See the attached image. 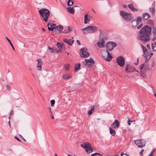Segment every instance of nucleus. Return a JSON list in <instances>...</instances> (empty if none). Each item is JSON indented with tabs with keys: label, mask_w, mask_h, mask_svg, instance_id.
Listing matches in <instances>:
<instances>
[{
	"label": "nucleus",
	"mask_w": 156,
	"mask_h": 156,
	"mask_svg": "<svg viewBox=\"0 0 156 156\" xmlns=\"http://www.w3.org/2000/svg\"><path fill=\"white\" fill-rule=\"evenodd\" d=\"M147 24L143 27L139 31L138 38L142 41L147 42L150 40V36L151 33V29L154 25V22L151 20H147Z\"/></svg>",
	"instance_id": "1"
},
{
	"label": "nucleus",
	"mask_w": 156,
	"mask_h": 156,
	"mask_svg": "<svg viewBox=\"0 0 156 156\" xmlns=\"http://www.w3.org/2000/svg\"><path fill=\"white\" fill-rule=\"evenodd\" d=\"M117 45L116 43L113 41H109L105 45V47L107 50L105 51L106 54H107V57L103 56V58L107 62L110 61L112 59L113 57L108 51H112Z\"/></svg>",
	"instance_id": "2"
},
{
	"label": "nucleus",
	"mask_w": 156,
	"mask_h": 156,
	"mask_svg": "<svg viewBox=\"0 0 156 156\" xmlns=\"http://www.w3.org/2000/svg\"><path fill=\"white\" fill-rule=\"evenodd\" d=\"M38 12L39 15L43 18L44 21L47 22L50 15L49 10L47 9L44 8L39 9Z\"/></svg>",
	"instance_id": "3"
},
{
	"label": "nucleus",
	"mask_w": 156,
	"mask_h": 156,
	"mask_svg": "<svg viewBox=\"0 0 156 156\" xmlns=\"http://www.w3.org/2000/svg\"><path fill=\"white\" fill-rule=\"evenodd\" d=\"M120 14L122 18L127 22L131 21L133 19L132 14L125 11L121 10L120 11Z\"/></svg>",
	"instance_id": "4"
},
{
	"label": "nucleus",
	"mask_w": 156,
	"mask_h": 156,
	"mask_svg": "<svg viewBox=\"0 0 156 156\" xmlns=\"http://www.w3.org/2000/svg\"><path fill=\"white\" fill-rule=\"evenodd\" d=\"M142 18L140 16H138L137 17L136 19L133 20L132 23L136 21V25L135 26H133L132 25L133 27L135 28V27L137 29H139L141 28L143 26V23H141L142 20Z\"/></svg>",
	"instance_id": "5"
},
{
	"label": "nucleus",
	"mask_w": 156,
	"mask_h": 156,
	"mask_svg": "<svg viewBox=\"0 0 156 156\" xmlns=\"http://www.w3.org/2000/svg\"><path fill=\"white\" fill-rule=\"evenodd\" d=\"M80 55L82 57L86 58L90 55V54L87 48H83L80 50Z\"/></svg>",
	"instance_id": "6"
},
{
	"label": "nucleus",
	"mask_w": 156,
	"mask_h": 156,
	"mask_svg": "<svg viewBox=\"0 0 156 156\" xmlns=\"http://www.w3.org/2000/svg\"><path fill=\"white\" fill-rule=\"evenodd\" d=\"M116 62L121 67H123L125 64V59L122 55H120L117 58Z\"/></svg>",
	"instance_id": "7"
},
{
	"label": "nucleus",
	"mask_w": 156,
	"mask_h": 156,
	"mask_svg": "<svg viewBox=\"0 0 156 156\" xmlns=\"http://www.w3.org/2000/svg\"><path fill=\"white\" fill-rule=\"evenodd\" d=\"M134 143L139 147L141 148L144 147L146 144V143L141 139L135 140Z\"/></svg>",
	"instance_id": "8"
},
{
	"label": "nucleus",
	"mask_w": 156,
	"mask_h": 156,
	"mask_svg": "<svg viewBox=\"0 0 156 156\" xmlns=\"http://www.w3.org/2000/svg\"><path fill=\"white\" fill-rule=\"evenodd\" d=\"M120 126V122L117 119H115L111 124V127L114 129L118 128Z\"/></svg>",
	"instance_id": "9"
},
{
	"label": "nucleus",
	"mask_w": 156,
	"mask_h": 156,
	"mask_svg": "<svg viewBox=\"0 0 156 156\" xmlns=\"http://www.w3.org/2000/svg\"><path fill=\"white\" fill-rule=\"evenodd\" d=\"M56 24L55 23L50 24L49 23H48L47 27L48 30L49 31H53L54 29H55L56 27Z\"/></svg>",
	"instance_id": "10"
},
{
	"label": "nucleus",
	"mask_w": 156,
	"mask_h": 156,
	"mask_svg": "<svg viewBox=\"0 0 156 156\" xmlns=\"http://www.w3.org/2000/svg\"><path fill=\"white\" fill-rule=\"evenodd\" d=\"M37 67L38 70L41 71L42 69L41 66L42 64V62L41 59H37Z\"/></svg>",
	"instance_id": "11"
},
{
	"label": "nucleus",
	"mask_w": 156,
	"mask_h": 156,
	"mask_svg": "<svg viewBox=\"0 0 156 156\" xmlns=\"http://www.w3.org/2000/svg\"><path fill=\"white\" fill-rule=\"evenodd\" d=\"M63 41L66 43L69 46H72L74 42V41L72 40V39H67L65 38L63 40Z\"/></svg>",
	"instance_id": "12"
},
{
	"label": "nucleus",
	"mask_w": 156,
	"mask_h": 156,
	"mask_svg": "<svg viewBox=\"0 0 156 156\" xmlns=\"http://www.w3.org/2000/svg\"><path fill=\"white\" fill-rule=\"evenodd\" d=\"M82 30L83 31V32L84 34H86L87 33L91 32L90 26H88L85 28L82 29Z\"/></svg>",
	"instance_id": "13"
},
{
	"label": "nucleus",
	"mask_w": 156,
	"mask_h": 156,
	"mask_svg": "<svg viewBox=\"0 0 156 156\" xmlns=\"http://www.w3.org/2000/svg\"><path fill=\"white\" fill-rule=\"evenodd\" d=\"M152 28V34L153 35L152 40L153 41H154L155 39H156V28L155 27H154Z\"/></svg>",
	"instance_id": "14"
},
{
	"label": "nucleus",
	"mask_w": 156,
	"mask_h": 156,
	"mask_svg": "<svg viewBox=\"0 0 156 156\" xmlns=\"http://www.w3.org/2000/svg\"><path fill=\"white\" fill-rule=\"evenodd\" d=\"M150 17V16L149 13L145 12L143 14L142 16V19L144 20H147L148 18Z\"/></svg>",
	"instance_id": "15"
},
{
	"label": "nucleus",
	"mask_w": 156,
	"mask_h": 156,
	"mask_svg": "<svg viewBox=\"0 0 156 156\" xmlns=\"http://www.w3.org/2000/svg\"><path fill=\"white\" fill-rule=\"evenodd\" d=\"M85 151L87 153H90L93 151V149L92 148L89 143H88V146L85 148Z\"/></svg>",
	"instance_id": "16"
},
{
	"label": "nucleus",
	"mask_w": 156,
	"mask_h": 156,
	"mask_svg": "<svg viewBox=\"0 0 156 156\" xmlns=\"http://www.w3.org/2000/svg\"><path fill=\"white\" fill-rule=\"evenodd\" d=\"M89 15L88 14H86L84 16V23L87 24L88 22H90V20L88 17Z\"/></svg>",
	"instance_id": "17"
},
{
	"label": "nucleus",
	"mask_w": 156,
	"mask_h": 156,
	"mask_svg": "<svg viewBox=\"0 0 156 156\" xmlns=\"http://www.w3.org/2000/svg\"><path fill=\"white\" fill-rule=\"evenodd\" d=\"M84 61L85 62L91 63L93 64H94L95 63V61L91 57H90L89 59L86 58Z\"/></svg>",
	"instance_id": "18"
},
{
	"label": "nucleus",
	"mask_w": 156,
	"mask_h": 156,
	"mask_svg": "<svg viewBox=\"0 0 156 156\" xmlns=\"http://www.w3.org/2000/svg\"><path fill=\"white\" fill-rule=\"evenodd\" d=\"M72 28H71L70 27H67L65 28V29L63 31V33L66 34L70 32V31H72Z\"/></svg>",
	"instance_id": "19"
},
{
	"label": "nucleus",
	"mask_w": 156,
	"mask_h": 156,
	"mask_svg": "<svg viewBox=\"0 0 156 156\" xmlns=\"http://www.w3.org/2000/svg\"><path fill=\"white\" fill-rule=\"evenodd\" d=\"M109 133L113 136H115L116 134V132L114 128L112 127H109Z\"/></svg>",
	"instance_id": "20"
},
{
	"label": "nucleus",
	"mask_w": 156,
	"mask_h": 156,
	"mask_svg": "<svg viewBox=\"0 0 156 156\" xmlns=\"http://www.w3.org/2000/svg\"><path fill=\"white\" fill-rule=\"evenodd\" d=\"M67 9L68 11L70 14H74L75 12V9H74V7H68L67 8Z\"/></svg>",
	"instance_id": "21"
},
{
	"label": "nucleus",
	"mask_w": 156,
	"mask_h": 156,
	"mask_svg": "<svg viewBox=\"0 0 156 156\" xmlns=\"http://www.w3.org/2000/svg\"><path fill=\"white\" fill-rule=\"evenodd\" d=\"M128 6L129 9L133 11L136 12L138 11V9H137L134 7L133 5L132 4H129Z\"/></svg>",
	"instance_id": "22"
},
{
	"label": "nucleus",
	"mask_w": 156,
	"mask_h": 156,
	"mask_svg": "<svg viewBox=\"0 0 156 156\" xmlns=\"http://www.w3.org/2000/svg\"><path fill=\"white\" fill-rule=\"evenodd\" d=\"M63 28L62 26L59 25L57 26L55 29L58 31L59 33H61L62 32Z\"/></svg>",
	"instance_id": "23"
},
{
	"label": "nucleus",
	"mask_w": 156,
	"mask_h": 156,
	"mask_svg": "<svg viewBox=\"0 0 156 156\" xmlns=\"http://www.w3.org/2000/svg\"><path fill=\"white\" fill-rule=\"evenodd\" d=\"M81 64L80 63H78L76 64L75 67V72H76L81 69Z\"/></svg>",
	"instance_id": "24"
},
{
	"label": "nucleus",
	"mask_w": 156,
	"mask_h": 156,
	"mask_svg": "<svg viewBox=\"0 0 156 156\" xmlns=\"http://www.w3.org/2000/svg\"><path fill=\"white\" fill-rule=\"evenodd\" d=\"M56 45L59 49L58 52H61V50L63 48V44H61L60 43L57 42L56 43Z\"/></svg>",
	"instance_id": "25"
},
{
	"label": "nucleus",
	"mask_w": 156,
	"mask_h": 156,
	"mask_svg": "<svg viewBox=\"0 0 156 156\" xmlns=\"http://www.w3.org/2000/svg\"><path fill=\"white\" fill-rule=\"evenodd\" d=\"M48 49L51 53H54L55 52H56L57 53H58V51L55 48H53L50 47H48Z\"/></svg>",
	"instance_id": "26"
},
{
	"label": "nucleus",
	"mask_w": 156,
	"mask_h": 156,
	"mask_svg": "<svg viewBox=\"0 0 156 156\" xmlns=\"http://www.w3.org/2000/svg\"><path fill=\"white\" fill-rule=\"evenodd\" d=\"M98 46L100 48H103L105 47V44L103 42L98 41L97 43Z\"/></svg>",
	"instance_id": "27"
},
{
	"label": "nucleus",
	"mask_w": 156,
	"mask_h": 156,
	"mask_svg": "<svg viewBox=\"0 0 156 156\" xmlns=\"http://www.w3.org/2000/svg\"><path fill=\"white\" fill-rule=\"evenodd\" d=\"M95 108L94 106H93L91 109L88 110L87 113L88 115H91L94 112V110Z\"/></svg>",
	"instance_id": "28"
},
{
	"label": "nucleus",
	"mask_w": 156,
	"mask_h": 156,
	"mask_svg": "<svg viewBox=\"0 0 156 156\" xmlns=\"http://www.w3.org/2000/svg\"><path fill=\"white\" fill-rule=\"evenodd\" d=\"M98 27H97L90 26L91 32L95 33L97 30Z\"/></svg>",
	"instance_id": "29"
},
{
	"label": "nucleus",
	"mask_w": 156,
	"mask_h": 156,
	"mask_svg": "<svg viewBox=\"0 0 156 156\" xmlns=\"http://www.w3.org/2000/svg\"><path fill=\"white\" fill-rule=\"evenodd\" d=\"M149 11L152 13V15L154 16L155 13V9L154 7H151L149 8Z\"/></svg>",
	"instance_id": "30"
},
{
	"label": "nucleus",
	"mask_w": 156,
	"mask_h": 156,
	"mask_svg": "<svg viewBox=\"0 0 156 156\" xmlns=\"http://www.w3.org/2000/svg\"><path fill=\"white\" fill-rule=\"evenodd\" d=\"M5 38H6V39L8 41V42L11 45V46L12 47V49L13 50H15V49L14 48V47L13 46V44H12V43H11V41L10 40H9L8 37L7 36H6L5 37Z\"/></svg>",
	"instance_id": "31"
},
{
	"label": "nucleus",
	"mask_w": 156,
	"mask_h": 156,
	"mask_svg": "<svg viewBox=\"0 0 156 156\" xmlns=\"http://www.w3.org/2000/svg\"><path fill=\"white\" fill-rule=\"evenodd\" d=\"M143 56H144L145 58V62H147L149 60V58H148V54H143Z\"/></svg>",
	"instance_id": "32"
},
{
	"label": "nucleus",
	"mask_w": 156,
	"mask_h": 156,
	"mask_svg": "<svg viewBox=\"0 0 156 156\" xmlns=\"http://www.w3.org/2000/svg\"><path fill=\"white\" fill-rule=\"evenodd\" d=\"M62 77L65 80H67L71 78V76L70 75H63Z\"/></svg>",
	"instance_id": "33"
},
{
	"label": "nucleus",
	"mask_w": 156,
	"mask_h": 156,
	"mask_svg": "<svg viewBox=\"0 0 156 156\" xmlns=\"http://www.w3.org/2000/svg\"><path fill=\"white\" fill-rule=\"evenodd\" d=\"M73 4V2L72 0H68L67 2V5L68 6H70Z\"/></svg>",
	"instance_id": "34"
},
{
	"label": "nucleus",
	"mask_w": 156,
	"mask_h": 156,
	"mask_svg": "<svg viewBox=\"0 0 156 156\" xmlns=\"http://www.w3.org/2000/svg\"><path fill=\"white\" fill-rule=\"evenodd\" d=\"M88 146V144H87L85 143L82 144H81V147L83 148H84L85 150V148H87V147Z\"/></svg>",
	"instance_id": "35"
},
{
	"label": "nucleus",
	"mask_w": 156,
	"mask_h": 156,
	"mask_svg": "<svg viewBox=\"0 0 156 156\" xmlns=\"http://www.w3.org/2000/svg\"><path fill=\"white\" fill-rule=\"evenodd\" d=\"M133 69V67L132 66H130L128 68L127 71H126L127 73H133V71L132 70Z\"/></svg>",
	"instance_id": "36"
},
{
	"label": "nucleus",
	"mask_w": 156,
	"mask_h": 156,
	"mask_svg": "<svg viewBox=\"0 0 156 156\" xmlns=\"http://www.w3.org/2000/svg\"><path fill=\"white\" fill-rule=\"evenodd\" d=\"M83 64H84L85 66H88L89 67L93 66V65L91 63L85 62H83Z\"/></svg>",
	"instance_id": "37"
},
{
	"label": "nucleus",
	"mask_w": 156,
	"mask_h": 156,
	"mask_svg": "<svg viewBox=\"0 0 156 156\" xmlns=\"http://www.w3.org/2000/svg\"><path fill=\"white\" fill-rule=\"evenodd\" d=\"M141 47L143 49L144 54H145V52L147 51V49L142 44L141 45Z\"/></svg>",
	"instance_id": "38"
},
{
	"label": "nucleus",
	"mask_w": 156,
	"mask_h": 156,
	"mask_svg": "<svg viewBox=\"0 0 156 156\" xmlns=\"http://www.w3.org/2000/svg\"><path fill=\"white\" fill-rule=\"evenodd\" d=\"M156 47V45H155V44L154 43H152L151 44V48L152 50L153 51H156V50H154V49L155 48V47Z\"/></svg>",
	"instance_id": "39"
},
{
	"label": "nucleus",
	"mask_w": 156,
	"mask_h": 156,
	"mask_svg": "<svg viewBox=\"0 0 156 156\" xmlns=\"http://www.w3.org/2000/svg\"><path fill=\"white\" fill-rule=\"evenodd\" d=\"M55 101L54 100H52L50 101V104L51 106H53L55 103Z\"/></svg>",
	"instance_id": "40"
},
{
	"label": "nucleus",
	"mask_w": 156,
	"mask_h": 156,
	"mask_svg": "<svg viewBox=\"0 0 156 156\" xmlns=\"http://www.w3.org/2000/svg\"><path fill=\"white\" fill-rule=\"evenodd\" d=\"M145 65V63H143L142 64H141L139 67V68L141 70H142L144 68V66Z\"/></svg>",
	"instance_id": "41"
},
{
	"label": "nucleus",
	"mask_w": 156,
	"mask_h": 156,
	"mask_svg": "<svg viewBox=\"0 0 156 156\" xmlns=\"http://www.w3.org/2000/svg\"><path fill=\"white\" fill-rule=\"evenodd\" d=\"M121 156H130L129 155H128L126 153H124L123 152H122L121 153Z\"/></svg>",
	"instance_id": "42"
},
{
	"label": "nucleus",
	"mask_w": 156,
	"mask_h": 156,
	"mask_svg": "<svg viewBox=\"0 0 156 156\" xmlns=\"http://www.w3.org/2000/svg\"><path fill=\"white\" fill-rule=\"evenodd\" d=\"M140 74V76L142 77H144L146 76L145 73L144 72H143L142 71H141Z\"/></svg>",
	"instance_id": "43"
},
{
	"label": "nucleus",
	"mask_w": 156,
	"mask_h": 156,
	"mask_svg": "<svg viewBox=\"0 0 156 156\" xmlns=\"http://www.w3.org/2000/svg\"><path fill=\"white\" fill-rule=\"evenodd\" d=\"M127 66L125 68V70L126 71H127L128 69V68L130 67V66H131L130 65H129V64H126Z\"/></svg>",
	"instance_id": "44"
},
{
	"label": "nucleus",
	"mask_w": 156,
	"mask_h": 156,
	"mask_svg": "<svg viewBox=\"0 0 156 156\" xmlns=\"http://www.w3.org/2000/svg\"><path fill=\"white\" fill-rule=\"evenodd\" d=\"M6 87L7 88V89L9 90H10L11 89V87L8 84L6 85Z\"/></svg>",
	"instance_id": "45"
},
{
	"label": "nucleus",
	"mask_w": 156,
	"mask_h": 156,
	"mask_svg": "<svg viewBox=\"0 0 156 156\" xmlns=\"http://www.w3.org/2000/svg\"><path fill=\"white\" fill-rule=\"evenodd\" d=\"M133 121H131L130 119H129V120L127 121L129 125H131L130 122H132Z\"/></svg>",
	"instance_id": "46"
},
{
	"label": "nucleus",
	"mask_w": 156,
	"mask_h": 156,
	"mask_svg": "<svg viewBox=\"0 0 156 156\" xmlns=\"http://www.w3.org/2000/svg\"><path fill=\"white\" fill-rule=\"evenodd\" d=\"M99 38L100 39H101V42H103L104 44H105V41L104 39V38H101V36H100L99 37Z\"/></svg>",
	"instance_id": "47"
},
{
	"label": "nucleus",
	"mask_w": 156,
	"mask_h": 156,
	"mask_svg": "<svg viewBox=\"0 0 156 156\" xmlns=\"http://www.w3.org/2000/svg\"><path fill=\"white\" fill-rule=\"evenodd\" d=\"M144 151V149H142L140 151V152L139 154L140 155H142Z\"/></svg>",
	"instance_id": "48"
},
{
	"label": "nucleus",
	"mask_w": 156,
	"mask_h": 156,
	"mask_svg": "<svg viewBox=\"0 0 156 156\" xmlns=\"http://www.w3.org/2000/svg\"><path fill=\"white\" fill-rule=\"evenodd\" d=\"M93 154H94V155H95V154H97L98 156H102V155L100 153H94Z\"/></svg>",
	"instance_id": "49"
},
{
	"label": "nucleus",
	"mask_w": 156,
	"mask_h": 156,
	"mask_svg": "<svg viewBox=\"0 0 156 156\" xmlns=\"http://www.w3.org/2000/svg\"><path fill=\"white\" fill-rule=\"evenodd\" d=\"M15 138L18 140V141H20V142L21 141V140L17 136H15Z\"/></svg>",
	"instance_id": "50"
},
{
	"label": "nucleus",
	"mask_w": 156,
	"mask_h": 156,
	"mask_svg": "<svg viewBox=\"0 0 156 156\" xmlns=\"http://www.w3.org/2000/svg\"><path fill=\"white\" fill-rule=\"evenodd\" d=\"M133 70H132L133 71V72H134V71H135V72H136L137 73H139L138 71L135 68L133 67Z\"/></svg>",
	"instance_id": "51"
},
{
	"label": "nucleus",
	"mask_w": 156,
	"mask_h": 156,
	"mask_svg": "<svg viewBox=\"0 0 156 156\" xmlns=\"http://www.w3.org/2000/svg\"><path fill=\"white\" fill-rule=\"evenodd\" d=\"M155 65V62L154 61L152 63L151 66L152 67H153Z\"/></svg>",
	"instance_id": "52"
},
{
	"label": "nucleus",
	"mask_w": 156,
	"mask_h": 156,
	"mask_svg": "<svg viewBox=\"0 0 156 156\" xmlns=\"http://www.w3.org/2000/svg\"><path fill=\"white\" fill-rule=\"evenodd\" d=\"M76 42L78 45H80L81 44V43L79 40H77Z\"/></svg>",
	"instance_id": "53"
},
{
	"label": "nucleus",
	"mask_w": 156,
	"mask_h": 156,
	"mask_svg": "<svg viewBox=\"0 0 156 156\" xmlns=\"http://www.w3.org/2000/svg\"><path fill=\"white\" fill-rule=\"evenodd\" d=\"M12 112H13L12 110H11L10 111V113H9V116H11L12 115Z\"/></svg>",
	"instance_id": "54"
},
{
	"label": "nucleus",
	"mask_w": 156,
	"mask_h": 156,
	"mask_svg": "<svg viewBox=\"0 0 156 156\" xmlns=\"http://www.w3.org/2000/svg\"><path fill=\"white\" fill-rule=\"evenodd\" d=\"M153 156V152H151L150 154L148 155V156Z\"/></svg>",
	"instance_id": "55"
},
{
	"label": "nucleus",
	"mask_w": 156,
	"mask_h": 156,
	"mask_svg": "<svg viewBox=\"0 0 156 156\" xmlns=\"http://www.w3.org/2000/svg\"><path fill=\"white\" fill-rule=\"evenodd\" d=\"M147 47L149 49H151V48H150V45L148 44H147Z\"/></svg>",
	"instance_id": "56"
},
{
	"label": "nucleus",
	"mask_w": 156,
	"mask_h": 156,
	"mask_svg": "<svg viewBox=\"0 0 156 156\" xmlns=\"http://www.w3.org/2000/svg\"><path fill=\"white\" fill-rule=\"evenodd\" d=\"M69 65H68L66 67L65 69L66 70H69Z\"/></svg>",
	"instance_id": "57"
},
{
	"label": "nucleus",
	"mask_w": 156,
	"mask_h": 156,
	"mask_svg": "<svg viewBox=\"0 0 156 156\" xmlns=\"http://www.w3.org/2000/svg\"><path fill=\"white\" fill-rule=\"evenodd\" d=\"M154 7L155 8L154 2L152 4V7Z\"/></svg>",
	"instance_id": "58"
},
{
	"label": "nucleus",
	"mask_w": 156,
	"mask_h": 156,
	"mask_svg": "<svg viewBox=\"0 0 156 156\" xmlns=\"http://www.w3.org/2000/svg\"><path fill=\"white\" fill-rule=\"evenodd\" d=\"M22 138L23 140V141H24L25 142H26V140L23 137H22Z\"/></svg>",
	"instance_id": "59"
},
{
	"label": "nucleus",
	"mask_w": 156,
	"mask_h": 156,
	"mask_svg": "<svg viewBox=\"0 0 156 156\" xmlns=\"http://www.w3.org/2000/svg\"><path fill=\"white\" fill-rule=\"evenodd\" d=\"M8 124H9V125L10 127H11V125H10V121H9V122H8Z\"/></svg>",
	"instance_id": "60"
},
{
	"label": "nucleus",
	"mask_w": 156,
	"mask_h": 156,
	"mask_svg": "<svg viewBox=\"0 0 156 156\" xmlns=\"http://www.w3.org/2000/svg\"><path fill=\"white\" fill-rule=\"evenodd\" d=\"M49 112L51 114H52V111H51V108H50V109L49 110Z\"/></svg>",
	"instance_id": "61"
},
{
	"label": "nucleus",
	"mask_w": 156,
	"mask_h": 156,
	"mask_svg": "<svg viewBox=\"0 0 156 156\" xmlns=\"http://www.w3.org/2000/svg\"><path fill=\"white\" fill-rule=\"evenodd\" d=\"M138 62H136L134 63V64L136 66H137L138 64Z\"/></svg>",
	"instance_id": "62"
},
{
	"label": "nucleus",
	"mask_w": 156,
	"mask_h": 156,
	"mask_svg": "<svg viewBox=\"0 0 156 156\" xmlns=\"http://www.w3.org/2000/svg\"><path fill=\"white\" fill-rule=\"evenodd\" d=\"M92 154L91 155V156H98V155L97 154H95V155H94V154Z\"/></svg>",
	"instance_id": "63"
},
{
	"label": "nucleus",
	"mask_w": 156,
	"mask_h": 156,
	"mask_svg": "<svg viewBox=\"0 0 156 156\" xmlns=\"http://www.w3.org/2000/svg\"><path fill=\"white\" fill-rule=\"evenodd\" d=\"M123 7L125 8H126V5H123Z\"/></svg>",
	"instance_id": "64"
}]
</instances>
